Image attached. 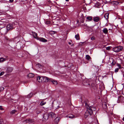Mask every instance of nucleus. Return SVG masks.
Here are the masks:
<instances>
[{
    "label": "nucleus",
    "mask_w": 124,
    "mask_h": 124,
    "mask_svg": "<svg viewBox=\"0 0 124 124\" xmlns=\"http://www.w3.org/2000/svg\"><path fill=\"white\" fill-rule=\"evenodd\" d=\"M123 49V47L122 46H119L113 48L112 50L114 52L117 53L122 51Z\"/></svg>",
    "instance_id": "1"
},
{
    "label": "nucleus",
    "mask_w": 124,
    "mask_h": 124,
    "mask_svg": "<svg viewBox=\"0 0 124 124\" xmlns=\"http://www.w3.org/2000/svg\"><path fill=\"white\" fill-rule=\"evenodd\" d=\"M90 110L87 108V110L85 114L84 117L85 118H87L89 116L92 114V111H90Z\"/></svg>",
    "instance_id": "2"
},
{
    "label": "nucleus",
    "mask_w": 124,
    "mask_h": 124,
    "mask_svg": "<svg viewBox=\"0 0 124 124\" xmlns=\"http://www.w3.org/2000/svg\"><path fill=\"white\" fill-rule=\"evenodd\" d=\"M15 23L13 24H8L7 27V29L8 30H11L14 28L15 25Z\"/></svg>",
    "instance_id": "3"
},
{
    "label": "nucleus",
    "mask_w": 124,
    "mask_h": 124,
    "mask_svg": "<svg viewBox=\"0 0 124 124\" xmlns=\"http://www.w3.org/2000/svg\"><path fill=\"white\" fill-rule=\"evenodd\" d=\"M48 116H49L48 114H45L43 116V117L42 118L43 121L44 122L46 121V120L48 119Z\"/></svg>",
    "instance_id": "4"
},
{
    "label": "nucleus",
    "mask_w": 124,
    "mask_h": 124,
    "mask_svg": "<svg viewBox=\"0 0 124 124\" xmlns=\"http://www.w3.org/2000/svg\"><path fill=\"white\" fill-rule=\"evenodd\" d=\"M36 39L40 41L43 42H46L47 41V40L43 38L37 37Z\"/></svg>",
    "instance_id": "5"
},
{
    "label": "nucleus",
    "mask_w": 124,
    "mask_h": 124,
    "mask_svg": "<svg viewBox=\"0 0 124 124\" xmlns=\"http://www.w3.org/2000/svg\"><path fill=\"white\" fill-rule=\"evenodd\" d=\"M42 78L43 79V82H47L51 80L50 78L46 77L43 76Z\"/></svg>",
    "instance_id": "6"
},
{
    "label": "nucleus",
    "mask_w": 124,
    "mask_h": 124,
    "mask_svg": "<svg viewBox=\"0 0 124 124\" xmlns=\"http://www.w3.org/2000/svg\"><path fill=\"white\" fill-rule=\"evenodd\" d=\"M24 121L26 122V123L29 124L31 123L32 124H33L34 123V121L33 120L30 119H26Z\"/></svg>",
    "instance_id": "7"
},
{
    "label": "nucleus",
    "mask_w": 124,
    "mask_h": 124,
    "mask_svg": "<svg viewBox=\"0 0 124 124\" xmlns=\"http://www.w3.org/2000/svg\"><path fill=\"white\" fill-rule=\"evenodd\" d=\"M87 108L88 109L90 110V111H92V114L93 111L95 110H96V108L95 107L91 106H88V107H87Z\"/></svg>",
    "instance_id": "8"
},
{
    "label": "nucleus",
    "mask_w": 124,
    "mask_h": 124,
    "mask_svg": "<svg viewBox=\"0 0 124 124\" xmlns=\"http://www.w3.org/2000/svg\"><path fill=\"white\" fill-rule=\"evenodd\" d=\"M49 116L53 118L55 117V115L53 112H50L48 114Z\"/></svg>",
    "instance_id": "9"
},
{
    "label": "nucleus",
    "mask_w": 124,
    "mask_h": 124,
    "mask_svg": "<svg viewBox=\"0 0 124 124\" xmlns=\"http://www.w3.org/2000/svg\"><path fill=\"white\" fill-rule=\"evenodd\" d=\"M102 107L104 109H106L107 108L106 103L105 102L103 103L102 104Z\"/></svg>",
    "instance_id": "10"
},
{
    "label": "nucleus",
    "mask_w": 124,
    "mask_h": 124,
    "mask_svg": "<svg viewBox=\"0 0 124 124\" xmlns=\"http://www.w3.org/2000/svg\"><path fill=\"white\" fill-rule=\"evenodd\" d=\"M76 116H74L72 114H70L67 116V117L70 118H72L75 117H76Z\"/></svg>",
    "instance_id": "11"
},
{
    "label": "nucleus",
    "mask_w": 124,
    "mask_h": 124,
    "mask_svg": "<svg viewBox=\"0 0 124 124\" xmlns=\"http://www.w3.org/2000/svg\"><path fill=\"white\" fill-rule=\"evenodd\" d=\"M99 17H95L93 18V20L95 22H97L99 21Z\"/></svg>",
    "instance_id": "12"
},
{
    "label": "nucleus",
    "mask_w": 124,
    "mask_h": 124,
    "mask_svg": "<svg viewBox=\"0 0 124 124\" xmlns=\"http://www.w3.org/2000/svg\"><path fill=\"white\" fill-rule=\"evenodd\" d=\"M60 120V118L59 117H57L54 120V122L56 123H57Z\"/></svg>",
    "instance_id": "13"
},
{
    "label": "nucleus",
    "mask_w": 124,
    "mask_h": 124,
    "mask_svg": "<svg viewBox=\"0 0 124 124\" xmlns=\"http://www.w3.org/2000/svg\"><path fill=\"white\" fill-rule=\"evenodd\" d=\"M42 77H41L40 76L38 77L37 78V80L39 82H42Z\"/></svg>",
    "instance_id": "14"
},
{
    "label": "nucleus",
    "mask_w": 124,
    "mask_h": 124,
    "mask_svg": "<svg viewBox=\"0 0 124 124\" xmlns=\"http://www.w3.org/2000/svg\"><path fill=\"white\" fill-rule=\"evenodd\" d=\"M28 76L29 78H32L34 76V75L31 73H30L28 74Z\"/></svg>",
    "instance_id": "15"
},
{
    "label": "nucleus",
    "mask_w": 124,
    "mask_h": 124,
    "mask_svg": "<svg viewBox=\"0 0 124 124\" xmlns=\"http://www.w3.org/2000/svg\"><path fill=\"white\" fill-rule=\"evenodd\" d=\"M13 70V68L12 67H8L7 69V71L8 72H12Z\"/></svg>",
    "instance_id": "16"
},
{
    "label": "nucleus",
    "mask_w": 124,
    "mask_h": 124,
    "mask_svg": "<svg viewBox=\"0 0 124 124\" xmlns=\"http://www.w3.org/2000/svg\"><path fill=\"white\" fill-rule=\"evenodd\" d=\"M103 32L104 33H107L108 31V29L107 28H105L102 30Z\"/></svg>",
    "instance_id": "17"
},
{
    "label": "nucleus",
    "mask_w": 124,
    "mask_h": 124,
    "mask_svg": "<svg viewBox=\"0 0 124 124\" xmlns=\"http://www.w3.org/2000/svg\"><path fill=\"white\" fill-rule=\"evenodd\" d=\"M6 59L3 58H0V63H2L6 61Z\"/></svg>",
    "instance_id": "18"
},
{
    "label": "nucleus",
    "mask_w": 124,
    "mask_h": 124,
    "mask_svg": "<svg viewBox=\"0 0 124 124\" xmlns=\"http://www.w3.org/2000/svg\"><path fill=\"white\" fill-rule=\"evenodd\" d=\"M46 103V102H45L44 101H42L40 104V105L41 106H42L45 105Z\"/></svg>",
    "instance_id": "19"
},
{
    "label": "nucleus",
    "mask_w": 124,
    "mask_h": 124,
    "mask_svg": "<svg viewBox=\"0 0 124 124\" xmlns=\"http://www.w3.org/2000/svg\"><path fill=\"white\" fill-rule=\"evenodd\" d=\"M75 38L77 40L79 39V36L78 34H77L75 36Z\"/></svg>",
    "instance_id": "20"
},
{
    "label": "nucleus",
    "mask_w": 124,
    "mask_h": 124,
    "mask_svg": "<svg viewBox=\"0 0 124 124\" xmlns=\"http://www.w3.org/2000/svg\"><path fill=\"white\" fill-rule=\"evenodd\" d=\"M109 16V14L107 13L104 16V17L106 19H107L108 18Z\"/></svg>",
    "instance_id": "21"
},
{
    "label": "nucleus",
    "mask_w": 124,
    "mask_h": 124,
    "mask_svg": "<svg viewBox=\"0 0 124 124\" xmlns=\"http://www.w3.org/2000/svg\"><path fill=\"white\" fill-rule=\"evenodd\" d=\"M33 34L34 38L36 39V38L37 37V33L35 32H34L33 33Z\"/></svg>",
    "instance_id": "22"
},
{
    "label": "nucleus",
    "mask_w": 124,
    "mask_h": 124,
    "mask_svg": "<svg viewBox=\"0 0 124 124\" xmlns=\"http://www.w3.org/2000/svg\"><path fill=\"white\" fill-rule=\"evenodd\" d=\"M86 59L88 60H89L90 59L91 57L88 55H86Z\"/></svg>",
    "instance_id": "23"
},
{
    "label": "nucleus",
    "mask_w": 124,
    "mask_h": 124,
    "mask_svg": "<svg viewBox=\"0 0 124 124\" xmlns=\"http://www.w3.org/2000/svg\"><path fill=\"white\" fill-rule=\"evenodd\" d=\"M33 95V94L32 93H30L28 95H27V97L28 98H30Z\"/></svg>",
    "instance_id": "24"
},
{
    "label": "nucleus",
    "mask_w": 124,
    "mask_h": 124,
    "mask_svg": "<svg viewBox=\"0 0 124 124\" xmlns=\"http://www.w3.org/2000/svg\"><path fill=\"white\" fill-rule=\"evenodd\" d=\"M100 5V4L99 2L97 3L95 5V6L97 8H99V6Z\"/></svg>",
    "instance_id": "25"
},
{
    "label": "nucleus",
    "mask_w": 124,
    "mask_h": 124,
    "mask_svg": "<svg viewBox=\"0 0 124 124\" xmlns=\"http://www.w3.org/2000/svg\"><path fill=\"white\" fill-rule=\"evenodd\" d=\"M16 111V110H13L10 112V113L12 114H14L15 113Z\"/></svg>",
    "instance_id": "26"
},
{
    "label": "nucleus",
    "mask_w": 124,
    "mask_h": 124,
    "mask_svg": "<svg viewBox=\"0 0 124 124\" xmlns=\"http://www.w3.org/2000/svg\"><path fill=\"white\" fill-rule=\"evenodd\" d=\"M52 83L54 85H56L57 84V82L56 81H52Z\"/></svg>",
    "instance_id": "27"
},
{
    "label": "nucleus",
    "mask_w": 124,
    "mask_h": 124,
    "mask_svg": "<svg viewBox=\"0 0 124 124\" xmlns=\"http://www.w3.org/2000/svg\"><path fill=\"white\" fill-rule=\"evenodd\" d=\"M86 18L87 19L90 21L92 20V18L90 16L87 17Z\"/></svg>",
    "instance_id": "28"
},
{
    "label": "nucleus",
    "mask_w": 124,
    "mask_h": 124,
    "mask_svg": "<svg viewBox=\"0 0 124 124\" xmlns=\"http://www.w3.org/2000/svg\"><path fill=\"white\" fill-rule=\"evenodd\" d=\"M112 48L111 46H109L106 47V49L107 50H110Z\"/></svg>",
    "instance_id": "29"
},
{
    "label": "nucleus",
    "mask_w": 124,
    "mask_h": 124,
    "mask_svg": "<svg viewBox=\"0 0 124 124\" xmlns=\"http://www.w3.org/2000/svg\"><path fill=\"white\" fill-rule=\"evenodd\" d=\"M50 33L51 34H53L56 33V32L53 31H50Z\"/></svg>",
    "instance_id": "30"
},
{
    "label": "nucleus",
    "mask_w": 124,
    "mask_h": 124,
    "mask_svg": "<svg viewBox=\"0 0 124 124\" xmlns=\"http://www.w3.org/2000/svg\"><path fill=\"white\" fill-rule=\"evenodd\" d=\"M117 66L119 67V69H120L121 68V65L119 64H117Z\"/></svg>",
    "instance_id": "31"
},
{
    "label": "nucleus",
    "mask_w": 124,
    "mask_h": 124,
    "mask_svg": "<svg viewBox=\"0 0 124 124\" xmlns=\"http://www.w3.org/2000/svg\"><path fill=\"white\" fill-rule=\"evenodd\" d=\"M4 72L3 71H2L0 72V77L3 75L4 74Z\"/></svg>",
    "instance_id": "32"
},
{
    "label": "nucleus",
    "mask_w": 124,
    "mask_h": 124,
    "mask_svg": "<svg viewBox=\"0 0 124 124\" xmlns=\"http://www.w3.org/2000/svg\"><path fill=\"white\" fill-rule=\"evenodd\" d=\"M91 40H95V37L94 36L92 37V38H91Z\"/></svg>",
    "instance_id": "33"
},
{
    "label": "nucleus",
    "mask_w": 124,
    "mask_h": 124,
    "mask_svg": "<svg viewBox=\"0 0 124 124\" xmlns=\"http://www.w3.org/2000/svg\"><path fill=\"white\" fill-rule=\"evenodd\" d=\"M119 70V68H116L115 69V72H117Z\"/></svg>",
    "instance_id": "34"
},
{
    "label": "nucleus",
    "mask_w": 124,
    "mask_h": 124,
    "mask_svg": "<svg viewBox=\"0 0 124 124\" xmlns=\"http://www.w3.org/2000/svg\"><path fill=\"white\" fill-rule=\"evenodd\" d=\"M4 89L3 87H0V91H1L3 90Z\"/></svg>",
    "instance_id": "35"
},
{
    "label": "nucleus",
    "mask_w": 124,
    "mask_h": 124,
    "mask_svg": "<svg viewBox=\"0 0 124 124\" xmlns=\"http://www.w3.org/2000/svg\"><path fill=\"white\" fill-rule=\"evenodd\" d=\"M4 109L2 107V106H0V110H3Z\"/></svg>",
    "instance_id": "36"
},
{
    "label": "nucleus",
    "mask_w": 124,
    "mask_h": 124,
    "mask_svg": "<svg viewBox=\"0 0 124 124\" xmlns=\"http://www.w3.org/2000/svg\"><path fill=\"white\" fill-rule=\"evenodd\" d=\"M2 120L0 119V124H2Z\"/></svg>",
    "instance_id": "37"
},
{
    "label": "nucleus",
    "mask_w": 124,
    "mask_h": 124,
    "mask_svg": "<svg viewBox=\"0 0 124 124\" xmlns=\"http://www.w3.org/2000/svg\"><path fill=\"white\" fill-rule=\"evenodd\" d=\"M9 1L10 2H12L14 1V0H9Z\"/></svg>",
    "instance_id": "38"
},
{
    "label": "nucleus",
    "mask_w": 124,
    "mask_h": 124,
    "mask_svg": "<svg viewBox=\"0 0 124 124\" xmlns=\"http://www.w3.org/2000/svg\"><path fill=\"white\" fill-rule=\"evenodd\" d=\"M121 97L120 96H119V97H118V100H120V98Z\"/></svg>",
    "instance_id": "39"
},
{
    "label": "nucleus",
    "mask_w": 124,
    "mask_h": 124,
    "mask_svg": "<svg viewBox=\"0 0 124 124\" xmlns=\"http://www.w3.org/2000/svg\"><path fill=\"white\" fill-rule=\"evenodd\" d=\"M69 44L70 45H71L72 44V43H71V42H69Z\"/></svg>",
    "instance_id": "40"
},
{
    "label": "nucleus",
    "mask_w": 124,
    "mask_h": 124,
    "mask_svg": "<svg viewBox=\"0 0 124 124\" xmlns=\"http://www.w3.org/2000/svg\"><path fill=\"white\" fill-rule=\"evenodd\" d=\"M122 120L124 121V117L123 118Z\"/></svg>",
    "instance_id": "41"
},
{
    "label": "nucleus",
    "mask_w": 124,
    "mask_h": 124,
    "mask_svg": "<svg viewBox=\"0 0 124 124\" xmlns=\"http://www.w3.org/2000/svg\"><path fill=\"white\" fill-rule=\"evenodd\" d=\"M65 0L67 1H69V0Z\"/></svg>",
    "instance_id": "42"
},
{
    "label": "nucleus",
    "mask_w": 124,
    "mask_h": 124,
    "mask_svg": "<svg viewBox=\"0 0 124 124\" xmlns=\"http://www.w3.org/2000/svg\"><path fill=\"white\" fill-rule=\"evenodd\" d=\"M82 42H81L80 43H82Z\"/></svg>",
    "instance_id": "43"
},
{
    "label": "nucleus",
    "mask_w": 124,
    "mask_h": 124,
    "mask_svg": "<svg viewBox=\"0 0 124 124\" xmlns=\"http://www.w3.org/2000/svg\"><path fill=\"white\" fill-rule=\"evenodd\" d=\"M68 67H69V66H68Z\"/></svg>",
    "instance_id": "44"
}]
</instances>
